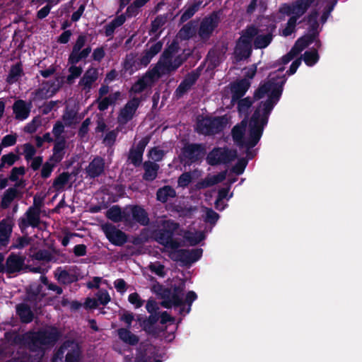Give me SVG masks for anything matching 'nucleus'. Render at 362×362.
Instances as JSON below:
<instances>
[{"mask_svg": "<svg viewBox=\"0 0 362 362\" xmlns=\"http://www.w3.org/2000/svg\"><path fill=\"white\" fill-rule=\"evenodd\" d=\"M273 75L269 76V81L262 86L255 94V98L257 99H260L265 95L268 99L257 107L249 126L247 125V121L243 119L232 130L233 139L240 147L250 148L257 144L262 135L263 126L267 123V116L281 93L285 78L279 76L276 78Z\"/></svg>", "mask_w": 362, "mask_h": 362, "instance_id": "obj_1", "label": "nucleus"}, {"mask_svg": "<svg viewBox=\"0 0 362 362\" xmlns=\"http://www.w3.org/2000/svg\"><path fill=\"white\" fill-rule=\"evenodd\" d=\"M153 291L163 300L160 305L169 309L173 307L180 308V313L188 314L191 311L192 303L197 299V293L193 291L187 293L185 300H183L185 290V281L181 279L178 284H174L170 288L165 287L159 283L153 285Z\"/></svg>", "mask_w": 362, "mask_h": 362, "instance_id": "obj_2", "label": "nucleus"}, {"mask_svg": "<svg viewBox=\"0 0 362 362\" xmlns=\"http://www.w3.org/2000/svg\"><path fill=\"white\" fill-rule=\"evenodd\" d=\"M315 0H295L291 3L282 4L279 8V13L289 16L285 27L280 31L281 35L287 37L296 31L298 20L309 9Z\"/></svg>", "mask_w": 362, "mask_h": 362, "instance_id": "obj_3", "label": "nucleus"}, {"mask_svg": "<svg viewBox=\"0 0 362 362\" xmlns=\"http://www.w3.org/2000/svg\"><path fill=\"white\" fill-rule=\"evenodd\" d=\"M259 31L255 26L248 27L239 38L234 51V58L240 62L248 58L251 54V41Z\"/></svg>", "mask_w": 362, "mask_h": 362, "instance_id": "obj_4", "label": "nucleus"}, {"mask_svg": "<svg viewBox=\"0 0 362 362\" xmlns=\"http://www.w3.org/2000/svg\"><path fill=\"white\" fill-rule=\"evenodd\" d=\"M158 227L161 229L155 233L157 241L166 247L178 248L179 243L172 238L173 232L177 229V225L170 220H161Z\"/></svg>", "mask_w": 362, "mask_h": 362, "instance_id": "obj_5", "label": "nucleus"}, {"mask_svg": "<svg viewBox=\"0 0 362 362\" xmlns=\"http://www.w3.org/2000/svg\"><path fill=\"white\" fill-rule=\"evenodd\" d=\"M228 124L226 117L209 118L202 117L197 119V131L202 134H213L223 129Z\"/></svg>", "mask_w": 362, "mask_h": 362, "instance_id": "obj_6", "label": "nucleus"}, {"mask_svg": "<svg viewBox=\"0 0 362 362\" xmlns=\"http://www.w3.org/2000/svg\"><path fill=\"white\" fill-rule=\"evenodd\" d=\"M62 333L54 326L48 329L40 330L30 337V344L37 347L39 345H54L59 339Z\"/></svg>", "mask_w": 362, "mask_h": 362, "instance_id": "obj_7", "label": "nucleus"}, {"mask_svg": "<svg viewBox=\"0 0 362 362\" xmlns=\"http://www.w3.org/2000/svg\"><path fill=\"white\" fill-rule=\"evenodd\" d=\"M237 157L235 151L217 148L211 151L207 156V162L210 165L227 163Z\"/></svg>", "mask_w": 362, "mask_h": 362, "instance_id": "obj_8", "label": "nucleus"}, {"mask_svg": "<svg viewBox=\"0 0 362 362\" xmlns=\"http://www.w3.org/2000/svg\"><path fill=\"white\" fill-rule=\"evenodd\" d=\"M140 102V99L138 98H133L128 101L119 112L118 122L121 124H125L130 121L134 117Z\"/></svg>", "mask_w": 362, "mask_h": 362, "instance_id": "obj_9", "label": "nucleus"}, {"mask_svg": "<svg viewBox=\"0 0 362 362\" xmlns=\"http://www.w3.org/2000/svg\"><path fill=\"white\" fill-rule=\"evenodd\" d=\"M102 229L107 238L115 245H122L127 242V235L122 230L112 224H104Z\"/></svg>", "mask_w": 362, "mask_h": 362, "instance_id": "obj_10", "label": "nucleus"}, {"mask_svg": "<svg viewBox=\"0 0 362 362\" xmlns=\"http://www.w3.org/2000/svg\"><path fill=\"white\" fill-rule=\"evenodd\" d=\"M218 24V17L216 14H211L202 21L198 35L202 40H207L213 33Z\"/></svg>", "mask_w": 362, "mask_h": 362, "instance_id": "obj_11", "label": "nucleus"}, {"mask_svg": "<svg viewBox=\"0 0 362 362\" xmlns=\"http://www.w3.org/2000/svg\"><path fill=\"white\" fill-rule=\"evenodd\" d=\"M40 206L36 205V197H35L33 206L28 209L25 217L21 219L20 226L21 228L37 226L40 223Z\"/></svg>", "mask_w": 362, "mask_h": 362, "instance_id": "obj_12", "label": "nucleus"}, {"mask_svg": "<svg viewBox=\"0 0 362 362\" xmlns=\"http://www.w3.org/2000/svg\"><path fill=\"white\" fill-rule=\"evenodd\" d=\"M156 75V74L153 71L146 72L133 84L129 90L130 93H140L146 88L151 86L154 83Z\"/></svg>", "mask_w": 362, "mask_h": 362, "instance_id": "obj_13", "label": "nucleus"}, {"mask_svg": "<svg viewBox=\"0 0 362 362\" xmlns=\"http://www.w3.org/2000/svg\"><path fill=\"white\" fill-rule=\"evenodd\" d=\"M98 78V70L95 68L90 67L88 69L82 78H81L78 86L85 93H88L93 86L94 83Z\"/></svg>", "mask_w": 362, "mask_h": 362, "instance_id": "obj_14", "label": "nucleus"}, {"mask_svg": "<svg viewBox=\"0 0 362 362\" xmlns=\"http://www.w3.org/2000/svg\"><path fill=\"white\" fill-rule=\"evenodd\" d=\"M105 168V160L99 156L95 157L86 168V173L90 177H96L102 175Z\"/></svg>", "mask_w": 362, "mask_h": 362, "instance_id": "obj_15", "label": "nucleus"}, {"mask_svg": "<svg viewBox=\"0 0 362 362\" xmlns=\"http://www.w3.org/2000/svg\"><path fill=\"white\" fill-rule=\"evenodd\" d=\"M6 267L7 272H20L25 269L24 257L15 254H11L6 259Z\"/></svg>", "mask_w": 362, "mask_h": 362, "instance_id": "obj_16", "label": "nucleus"}, {"mask_svg": "<svg viewBox=\"0 0 362 362\" xmlns=\"http://www.w3.org/2000/svg\"><path fill=\"white\" fill-rule=\"evenodd\" d=\"M31 104H27L24 100H18L13 105L15 117L19 120L25 119L30 113Z\"/></svg>", "mask_w": 362, "mask_h": 362, "instance_id": "obj_17", "label": "nucleus"}, {"mask_svg": "<svg viewBox=\"0 0 362 362\" xmlns=\"http://www.w3.org/2000/svg\"><path fill=\"white\" fill-rule=\"evenodd\" d=\"M250 83L245 79L240 80L231 85L232 102H234L243 97L248 90Z\"/></svg>", "mask_w": 362, "mask_h": 362, "instance_id": "obj_18", "label": "nucleus"}, {"mask_svg": "<svg viewBox=\"0 0 362 362\" xmlns=\"http://www.w3.org/2000/svg\"><path fill=\"white\" fill-rule=\"evenodd\" d=\"M226 177V172H221L217 175H209L199 181L196 187L197 189H204L214 186L223 181Z\"/></svg>", "mask_w": 362, "mask_h": 362, "instance_id": "obj_19", "label": "nucleus"}, {"mask_svg": "<svg viewBox=\"0 0 362 362\" xmlns=\"http://www.w3.org/2000/svg\"><path fill=\"white\" fill-rule=\"evenodd\" d=\"M182 153L186 158L194 161L204 155V148L199 144H189L184 147Z\"/></svg>", "mask_w": 362, "mask_h": 362, "instance_id": "obj_20", "label": "nucleus"}, {"mask_svg": "<svg viewBox=\"0 0 362 362\" xmlns=\"http://www.w3.org/2000/svg\"><path fill=\"white\" fill-rule=\"evenodd\" d=\"M16 311L22 323L28 324L33 320L34 314L28 305L25 303L18 304L16 307Z\"/></svg>", "mask_w": 362, "mask_h": 362, "instance_id": "obj_21", "label": "nucleus"}, {"mask_svg": "<svg viewBox=\"0 0 362 362\" xmlns=\"http://www.w3.org/2000/svg\"><path fill=\"white\" fill-rule=\"evenodd\" d=\"M13 228V222L9 218L0 221V243L6 245L9 240Z\"/></svg>", "mask_w": 362, "mask_h": 362, "instance_id": "obj_22", "label": "nucleus"}, {"mask_svg": "<svg viewBox=\"0 0 362 362\" xmlns=\"http://www.w3.org/2000/svg\"><path fill=\"white\" fill-rule=\"evenodd\" d=\"M129 328H119L117 329V334L119 338L124 343L129 344L130 346H135L139 341V337L133 334L129 329Z\"/></svg>", "mask_w": 362, "mask_h": 362, "instance_id": "obj_23", "label": "nucleus"}, {"mask_svg": "<svg viewBox=\"0 0 362 362\" xmlns=\"http://www.w3.org/2000/svg\"><path fill=\"white\" fill-rule=\"evenodd\" d=\"M107 217L114 222L129 221V216L126 211H122L121 209L117 206L111 207L107 211Z\"/></svg>", "mask_w": 362, "mask_h": 362, "instance_id": "obj_24", "label": "nucleus"}, {"mask_svg": "<svg viewBox=\"0 0 362 362\" xmlns=\"http://www.w3.org/2000/svg\"><path fill=\"white\" fill-rule=\"evenodd\" d=\"M121 93L119 91L110 94L107 97L98 98V109L101 111L105 110L110 105L115 104L121 99Z\"/></svg>", "mask_w": 362, "mask_h": 362, "instance_id": "obj_25", "label": "nucleus"}, {"mask_svg": "<svg viewBox=\"0 0 362 362\" xmlns=\"http://www.w3.org/2000/svg\"><path fill=\"white\" fill-rule=\"evenodd\" d=\"M197 78L198 74L196 73L193 72L188 74L177 88L176 95L178 97H181L191 88V86L195 83Z\"/></svg>", "mask_w": 362, "mask_h": 362, "instance_id": "obj_26", "label": "nucleus"}, {"mask_svg": "<svg viewBox=\"0 0 362 362\" xmlns=\"http://www.w3.org/2000/svg\"><path fill=\"white\" fill-rule=\"evenodd\" d=\"M25 170L24 167H15L13 168L9 175V180L15 182V187H24L25 186V181L21 177L25 175Z\"/></svg>", "mask_w": 362, "mask_h": 362, "instance_id": "obj_27", "label": "nucleus"}, {"mask_svg": "<svg viewBox=\"0 0 362 362\" xmlns=\"http://www.w3.org/2000/svg\"><path fill=\"white\" fill-rule=\"evenodd\" d=\"M197 25L195 22H189L185 25L177 33V37L180 40H188L195 35Z\"/></svg>", "mask_w": 362, "mask_h": 362, "instance_id": "obj_28", "label": "nucleus"}, {"mask_svg": "<svg viewBox=\"0 0 362 362\" xmlns=\"http://www.w3.org/2000/svg\"><path fill=\"white\" fill-rule=\"evenodd\" d=\"M131 213L134 219L141 225L146 226L149 222V218L146 211L140 206L131 208Z\"/></svg>", "mask_w": 362, "mask_h": 362, "instance_id": "obj_29", "label": "nucleus"}, {"mask_svg": "<svg viewBox=\"0 0 362 362\" xmlns=\"http://www.w3.org/2000/svg\"><path fill=\"white\" fill-rule=\"evenodd\" d=\"M91 52V48L87 47L83 49L78 51H71L69 57V63L71 64H76L81 59H86Z\"/></svg>", "mask_w": 362, "mask_h": 362, "instance_id": "obj_30", "label": "nucleus"}, {"mask_svg": "<svg viewBox=\"0 0 362 362\" xmlns=\"http://www.w3.org/2000/svg\"><path fill=\"white\" fill-rule=\"evenodd\" d=\"M144 168L145 170L144 179L148 181L153 180L157 176L158 165L152 162H146L144 164Z\"/></svg>", "mask_w": 362, "mask_h": 362, "instance_id": "obj_31", "label": "nucleus"}, {"mask_svg": "<svg viewBox=\"0 0 362 362\" xmlns=\"http://www.w3.org/2000/svg\"><path fill=\"white\" fill-rule=\"evenodd\" d=\"M18 192L16 187L8 188L5 191L1 202V206L3 209L8 208L11 202L17 197Z\"/></svg>", "mask_w": 362, "mask_h": 362, "instance_id": "obj_32", "label": "nucleus"}, {"mask_svg": "<svg viewBox=\"0 0 362 362\" xmlns=\"http://www.w3.org/2000/svg\"><path fill=\"white\" fill-rule=\"evenodd\" d=\"M66 147L65 139H56L55 145L54 147L53 158L56 162L60 161L64 156V150Z\"/></svg>", "mask_w": 362, "mask_h": 362, "instance_id": "obj_33", "label": "nucleus"}, {"mask_svg": "<svg viewBox=\"0 0 362 362\" xmlns=\"http://www.w3.org/2000/svg\"><path fill=\"white\" fill-rule=\"evenodd\" d=\"M70 175L68 173H62L53 182L52 187L55 191H62L68 184Z\"/></svg>", "mask_w": 362, "mask_h": 362, "instance_id": "obj_34", "label": "nucleus"}, {"mask_svg": "<svg viewBox=\"0 0 362 362\" xmlns=\"http://www.w3.org/2000/svg\"><path fill=\"white\" fill-rule=\"evenodd\" d=\"M141 328L148 335L155 338L158 337L162 332L158 326L152 325L146 318L145 320H142Z\"/></svg>", "mask_w": 362, "mask_h": 362, "instance_id": "obj_35", "label": "nucleus"}, {"mask_svg": "<svg viewBox=\"0 0 362 362\" xmlns=\"http://www.w3.org/2000/svg\"><path fill=\"white\" fill-rule=\"evenodd\" d=\"M23 74V69L21 64H17L11 66L6 78L8 83L16 82Z\"/></svg>", "mask_w": 362, "mask_h": 362, "instance_id": "obj_36", "label": "nucleus"}, {"mask_svg": "<svg viewBox=\"0 0 362 362\" xmlns=\"http://www.w3.org/2000/svg\"><path fill=\"white\" fill-rule=\"evenodd\" d=\"M175 196V192L170 186H165L157 192V199L162 202H165L169 198L174 197Z\"/></svg>", "mask_w": 362, "mask_h": 362, "instance_id": "obj_37", "label": "nucleus"}, {"mask_svg": "<svg viewBox=\"0 0 362 362\" xmlns=\"http://www.w3.org/2000/svg\"><path fill=\"white\" fill-rule=\"evenodd\" d=\"M18 159V156L13 153H9L4 155L1 158L0 171H2L4 168L13 165Z\"/></svg>", "mask_w": 362, "mask_h": 362, "instance_id": "obj_38", "label": "nucleus"}, {"mask_svg": "<svg viewBox=\"0 0 362 362\" xmlns=\"http://www.w3.org/2000/svg\"><path fill=\"white\" fill-rule=\"evenodd\" d=\"M310 43V40L308 36H304L299 38L293 47L291 48L292 52H295L298 55L304 49H305Z\"/></svg>", "mask_w": 362, "mask_h": 362, "instance_id": "obj_39", "label": "nucleus"}, {"mask_svg": "<svg viewBox=\"0 0 362 362\" xmlns=\"http://www.w3.org/2000/svg\"><path fill=\"white\" fill-rule=\"evenodd\" d=\"M54 92L55 91L53 90H49V85L47 83H43L42 87L35 91L34 99L42 100L44 98L51 97L54 93Z\"/></svg>", "mask_w": 362, "mask_h": 362, "instance_id": "obj_40", "label": "nucleus"}, {"mask_svg": "<svg viewBox=\"0 0 362 362\" xmlns=\"http://www.w3.org/2000/svg\"><path fill=\"white\" fill-rule=\"evenodd\" d=\"M272 40V34L261 35L257 36L255 40V47L257 49H262L269 45Z\"/></svg>", "mask_w": 362, "mask_h": 362, "instance_id": "obj_41", "label": "nucleus"}, {"mask_svg": "<svg viewBox=\"0 0 362 362\" xmlns=\"http://www.w3.org/2000/svg\"><path fill=\"white\" fill-rule=\"evenodd\" d=\"M184 237L192 245H197L204 238L202 232L192 233L188 231L185 233Z\"/></svg>", "mask_w": 362, "mask_h": 362, "instance_id": "obj_42", "label": "nucleus"}, {"mask_svg": "<svg viewBox=\"0 0 362 362\" xmlns=\"http://www.w3.org/2000/svg\"><path fill=\"white\" fill-rule=\"evenodd\" d=\"M303 60H304L305 63L308 66H313L317 62V60L319 59L317 52L315 49H312V50L305 52L303 54Z\"/></svg>", "mask_w": 362, "mask_h": 362, "instance_id": "obj_43", "label": "nucleus"}, {"mask_svg": "<svg viewBox=\"0 0 362 362\" xmlns=\"http://www.w3.org/2000/svg\"><path fill=\"white\" fill-rule=\"evenodd\" d=\"M125 20L126 18L123 15L117 16L115 19H114L110 24L106 26L107 35L112 33L117 27L122 25L124 23Z\"/></svg>", "mask_w": 362, "mask_h": 362, "instance_id": "obj_44", "label": "nucleus"}, {"mask_svg": "<svg viewBox=\"0 0 362 362\" xmlns=\"http://www.w3.org/2000/svg\"><path fill=\"white\" fill-rule=\"evenodd\" d=\"M82 71L83 69L81 67L71 64L69 69V75L67 76V81L71 83L75 78H78L82 74Z\"/></svg>", "mask_w": 362, "mask_h": 362, "instance_id": "obj_45", "label": "nucleus"}, {"mask_svg": "<svg viewBox=\"0 0 362 362\" xmlns=\"http://www.w3.org/2000/svg\"><path fill=\"white\" fill-rule=\"evenodd\" d=\"M143 152L136 149H132L129 153V159L134 165H139L142 161Z\"/></svg>", "mask_w": 362, "mask_h": 362, "instance_id": "obj_46", "label": "nucleus"}, {"mask_svg": "<svg viewBox=\"0 0 362 362\" xmlns=\"http://www.w3.org/2000/svg\"><path fill=\"white\" fill-rule=\"evenodd\" d=\"M252 104L250 98H245L238 101V109L240 113H247Z\"/></svg>", "mask_w": 362, "mask_h": 362, "instance_id": "obj_47", "label": "nucleus"}, {"mask_svg": "<svg viewBox=\"0 0 362 362\" xmlns=\"http://www.w3.org/2000/svg\"><path fill=\"white\" fill-rule=\"evenodd\" d=\"M229 190L230 186L219 189L218 197L215 203L216 209H221L223 208V206H220V204L223 199L228 198Z\"/></svg>", "mask_w": 362, "mask_h": 362, "instance_id": "obj_48", "label": "nucleus"}, {"mask_svg": "<svg viewBox=\"0 0 362 362\" xmlns=\"http://www.w3.org/2000/svg\"><path fill=\"white\" fill-rule=\"evenodd\" d=\"M325 8L323 10L322 15L321 16V21L322 23H325L330 12L332 11L334 5L336 4L337 0H327Z\"/></svg>", "mask_w": 362, "mask_h": 362, "instance_id": "obj_49", "label": "nucleus"}, {"mask_svg": "<svg viewBox=\"0 0 362 362\" xmlns=\"http://www.w3.org/2000/svg\"><path fill=\"white\" fill-rule=\"evenodd\" d=\"M128 300L131 304L134 305L135 308H141L144 303V300L141 298L140 296L136 292L129 294Z\"/></svg>", "mask_w": 362, "mask_h": 362, "instance_id": "obj_50", "label": "nucleus"}, {"mask_svg": "<svg viewBox=\"0 0 362 362\" xmlns=\"http://www.w3.org/2000/svg\"><path fill=\"white\" fill-rule=\"evenodd\" d=\"M118 131L112 130L106 134L103 139V144L106 146H112L117 136Z\"/></svg>", "mask_w": 362, "mask_h": 362, "instance_id": "obj_51", "label": "nucleus"}, {"mask_svg": "<svg viewBox=\"0 0 362 362\" xmlns=\"http://www.w3.org/2000/svg\"><path fill=\"white\" fill-rule=\"evenodd\" d=\"M136 60V54L134 53H130L126 56L124 62V68L126 70H130L135 65Z\"/></svg>", "mask_w": 362, "mask_h": 362, "instance_id": "obj_52", "label": "nucleus"}, {"mask_svg": "<svg viewBox=\"0 0 362 362\" xmlns=\"http://www.w3.org/2000/svg\"><path fill=\"white\" fill-rule=\"evenodd\" d=\"M23 153L25 156V158L27 160L31 159L33 157V156L35 154L36 151H35L34 146L30 144H25L23 146Z\"/></svg>", "mask_w": 362, "mask_h": 362, "instance_id": "obj_53", "label": "nucleus"}, {"mask_svg": "<svg viewBox=\"0 0 362 362\" xmlns=\"http://www.w3.org/2000/svg\"><path fill=\"white\" fill-rule=\"evenodd\" d=\"M98 302L103 305H106L110 301V296L106 290L100 291L97 294Z\"/></svg>", "mask_w": 362, "mask_h": 362, "instance_id": "obj_54", "label": "nucleus"}, {"mask_svg": "<svg viewBox=\"0 0 362 362\" xmlns=\"http://www.w3.org/2000/svg\"><path fill=\"white\" fill-rule=\"evenodd\" d=\"M64 132V127L62 122H57L53 127L52 133L56 139H64L62 134Z\"/></svg>", "mask_w": 362, "mask_h": 362, "instance_id": "obj_55", "label": "nucleus"}, {"mask_svg": "<svg viewBox=\"0 0 362 362\" xmlns=\"http://www.w3.org/2000/svg\"><path fill=\"white\" fill-rule=\"evenodd\" d=\"M148 156L154 161H160L164 156V151L158 148H153L149 151Z\"/></svg>", "mask_w": 362, "mask_h": 362, "instance_id": "obj_56", "label": "nucleus"}, {"mask_svg": "<svg viewBox=\"0 0 362 362\" xmlns=\"http://www.w3.org/2000/svg\"><path fill=\"white\" fill-rule=\"evenodd\" d=\"M16 139H17V136L16 134H8V135L5 136L2 139V141H1V144L2 147L3 146H4V147L11 146L16 144Z\"/></svg>", "mask_w": 362, "mask_h": 362, "instance_id": "obj_57", "label": "nucleus"}, {"mask_svg": "<svg viewBox=\"0 0 362 362\" xmlns=\"http://www.w3.org/2000/svg\"><path fill=\"white\" fill-rule=\"evenodd\" d=\"M192 181V175L189 173L182 174L178 179V185L182 187L187 186Z\"/></svg>", "mask_w": 362, "mask_h": 362, "instance_id": "obj_58", "label": "nucleus"}, {"mask_svg": "<svg viewBox=\"0 0 362 362\" xmlns=\"http://www.w3.org/2000/svg\"><path fill=\"white\" fill-rule=\"evenodd\" d=\"M197 5H192L189 6L182 15L181 16V21H186L189 18H190L197 11Z\"/></svg>", "mask_w": 362, "mask_h": 362, "instance_id": "obj_59", "label": "nucleus"}, {"mask_svg": "<svg viewBox=\"0 0 362 362\" xmlns=\"http://www.w3.org/2000/svg\"><path fill=\"white\" fill-rule=\"evenodd\" d=\"M54 164L49 162L45 163L41 170V175L44 178L48 177L54 168Z\"/></svg>", "mask_w": 362, "mask_h": 362, "instance_id": "obj_60", "label": "nucleus"}, {"mask_svg": "<svg viewBox=\"0 0 362 362\" xmlns=\"http://www.w3.org/2000/svg\"><path fill=\"white\" fill-rule=\"evenodd\" d=\"M134 319V314L129 311H124L120 317V320L124 322L127 325L128 328H130Z\"/></svg>", "mask_w": 362, "mask_h": 362, "instance_id": "obj_61", "label": "nucleus"}, {"mask_svg": "<svg viewBox=\"0 0 362 362\" xmlns=\"http://www.w3.org/2000/svg\"><path fill=\"white\" fill-rule=\"evenodd\" d=\"M187 255H189V259L191 264L196 262L202 254V250L201 249H195L192 250H187Z\"/></svg>", "mask_w": 362, "mask_h": 362, "instance_id": "obj_62", "label": "nucleus"}, {"mask_svg": "<svg viewBox=\"0 0 362 362\" xmlns=\"http://www.w3.org/2000/svg\"><path fill=\"white\" fill-rule=\"evenodd\" d=\"M86 42V37L83 35H79L73 47L72 51L81 50L82 47L85 45Z\"/></svg>", "mask_w": 362, "mask_h": 362, "instance_id": "obj_63", "label": "nucleus"}, {"mask_svg": "<svg viewBox=\"0 0 362 362\" xmlns=\"http://www.w3.org/2000/svg\"><path fill=\"white\" fill-rule=\"evenodd\" d=\"M134 362H162V361L156 358L152 359L151 356L146 354H141L135 358Z\"/></svg>", "mask_w": 362, "mask_h": 362, "instance_id": "obj_64", "label": "nucleus"}]
</instances>
